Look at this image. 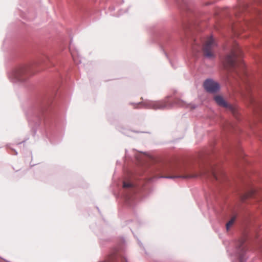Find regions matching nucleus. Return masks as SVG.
<instances>
[{
    "instance_id": "1",
    "label": "nucleus",
    "mask_w": 262,
    "mask_h": 262,
    "mask_svg": "<svg viewBox=\"0 0 262 262\" xmlns=\"http://www.w3.org/2000/svg\"><path fill=\"white\" fill-rule=\"evenodd\" d=\"M242 52L237 43H234L231 53L227 55L224 61V64L226 68H234L237 74H239L236 69L238 66L242 64V61L238 59L242 56Z\"/></svg>"
},
{
    "instance_id": "2",
    "label": "nucleus",
    "mask_w": 262,
    "mask_h": 262,
    "mask_svg": "<svg viewBox=\"0 0 262 262\" xmlns=\"http://www.w3.org/2000/svg\"><path fill=\"white\" fill-rule=\"evenodd\" d=\"M200 176H204L207 178L211 177L213 178L216 181H222L221 178L224 177V174L222 171L220 170L216 171L215 169H212L211 170H204L199 173L187 174L184 176H182V177L184 178H196ZM178 177H181V176H177V178ZM166 178H176V177H166Z\"/></svg>"
},
{
    "instance_id": "3",
    "label": "nucleus",
    "mask_w": 262,
    "mask_h": 262,
    "mask_svg": "<svg viewBox=\"0 0 262 262\" xmlns=\"http://www.w3.org/2000/svg\"><path fill=\"white\" fill-rule=\"evenodd\" d=\"M217 43L212 37H208L204 41L203 46V53L208 58H213L215 56Z\"/></svg>"
},
{
    "instance_id": "4",
    "label": "nucleus",
    "mask_w": 262,
    "mask_h": 262,
    "mask_svg": "<svg viewBox=\"0 0 262 262\" xmlns=\"http://www.w3.org/2000/svg\"><path fill=\"white\" fill-rule=\"evenodd\" d=\"M246 241L247 237L244 235L238 240L236 244V253L240 262H243L245 259V256L248 250Z\"/></svg>"
},
{
    "instance_id": "5",
    "label": "nucleus",
    "mask_w": 262,
    "mask_h": 262,
    "mask_svg": "<svg viewBox=\"0 0 262 262\" xmlns=\"http://www.w3.org/2000/svg\"><path fill=\"white\" fill-rule=\"evenodd\" d=\"M29 70V66L19 67L13 72V76L18 81L25 80L28 76Z\"/></svg>"
},
{
    "instance_id": "6",
    "label": "nucleus",
    "mask_w": 262,
    "mask_h": 262,
    "mask_svg": "<svg viewBox=\"0 0 262 262\" xmlns=\"http://www.w3.org/2000/svg\"><path fill=\"white\" fill-rule=\"evenodd\" d=\"M216 103L220 106L224 107L230 110L232 113L236 117V109L232 105L228 104L225 101L224 98L221 96H215L214 98Z\"/></svg>"
},
{
    "instance_id": "7",
    "label": "nucleus",
    "mask_w": 262,
    "mask_h": 262,
    "mask_svg": "<svg viewBox=\"0 0 262 262\" xmlns=\"http://www.w3.org/2000/svg\"><path fill=\"white\" fill-rule=\"evenodd\" d=\"M204 87L209 93H215L220 89L219 83L211 79H207L205 81Z\"/></svg>"
},
{
    "instance_id": "8",
    "label": "nucleus",
    "mask_w": 262,
    "mask_h": 262,
    "mask_svg": "<svg viewBox=\"0 0 262 262\" xmlns=\"http://www.w3.org/2000/svg\"><path fill=\"white\" fill-rule=\"evenodd\" d=\"M150 108L155 110L163 109L167 107L168 104L166 100H160L158 101L150 102L149 103Z\"/></svg>"
},
{
    "instance_id": "9",
    "label": "nucleus",
    "mask_w": 262,
    "mask_h": 262,
    "mask_svg": "<svg viewBox=\"0 0 262 262\" xmlns=\"http://www.w3.org/2000/svg\"><path fill=\"white\" fill-rule=\"evenodd\" d=\"M235 217L233 216L231 219L226 224V229L229 230L231 227L233 225L235 221Z\"/></svg>"
},
{
    "instance_id": "10",
    "label": "nucleus",
    "mask_w": 262,
    "mask_h": 262,
    "mask_svg": "<svg viewBox=\"0 0 262 262\" xmlns=\"http://www.w3.org/2000/svg\"><path fill=\"white\" fill-rule=\"evenodd\" d=\"M254 193L255 192L254 190H252L251 191L248 192L243 196L242 200L244 201L245 200L248 198L252 197Z\"/></svg>"
},
{
    "instance_id": "11",
    "label": "nucleus",
    "mask_w": 262,
    "mask_h": 262,
    "mask_svg": "<svg viewBox=\"0 0 262 262\" xmlns=\"http://www.w3.org/2000/svg\"><path fill=\"white\" fill-rule=\"evenodd\" d=\"M123 186L124 188H130L132 187V184L130 183L124 182Z\"/></svg>"
}]
</instances>
